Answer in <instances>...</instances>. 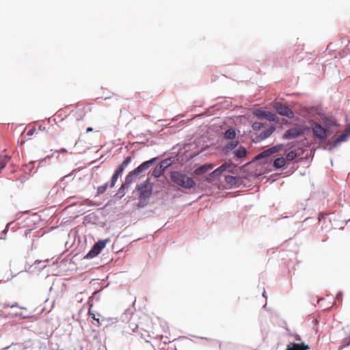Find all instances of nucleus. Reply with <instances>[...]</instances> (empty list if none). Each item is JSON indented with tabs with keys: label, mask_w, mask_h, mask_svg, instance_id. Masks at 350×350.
<instances>
[{
	"label": "nucleus",
	"mask_w": 350,
	"mask_h": 350,
	"mask_svg": "<svg viewBox=\"0 0 350 350\" xmlns=\"http://www.w3.org/2000/svg\"><path fill=\"white\" fill-rule=\"evenodd\" d=\"M170 178L174 184L186 189H190L196 185V182L192 178L177 171L170 173Z\"/></svg>",
	"instance_id": "obj_1"
},
{
	"label": "nucleus",
	"mask_w": 350,
	"mask_h": 350,
	"mask_svg": "<svg viewBox=\"0 0 350 350\" xmlns=\"http://www.w3.org/2000/svg\"><path fill=\"white\" fill-rule=\"evenodd\" d=\"M137 189L139 191V202L138 206L143 207L146 204V200L152 195V187L146 182L137 185Z\"/></svg>",
	"instance_id": "obj_2"
},
{
	"label": "nucleus",
	"mask_w": 350,
	"mask_h": 350,
	"mask_svg": "<svg viewBox=\"0 0 350 350\" xmlns=\"http://www.w3.org/2000/svg\"><path fill=\"white\" fill-rule=\"evenodd\" d=\"M170 163L169 160L165 159L161 161L152 170V175L155 178H159L161 176L165 169L170 165Z\"/></svg>",
	"instance_id": "obj_3"
},
{
	"label": "nucleus",
	"mask_w": 350,
	"mask_h": 350,
	"mask_svg": "<svg viewBox=\"0 0 350 350\" xmlns=\"http://www.w3.org/2000/svg\"><path fill=\"white\" fill-rule=\"evenodd\" d=\"M304 134V129L300 126L293 127L283 135V138L286 139H291L296 138Z\"/></svg>",
	"instance_id": "obj_4"
},
{
	"label": "nucleus",
	"mask_w": 350,
	"mask_h": 350,
	"mask_svg": "<svg viewBox=\"0 0 350 350\" xmlns=\"http://www.w3.org/2000/svg\"><path fill=\"white\" fill-rule=\"evenodd\" d=\"M275 109L277 112L282 116H286L288 118L293 117V111L286 105L282 103H278L275 105Z\"/></svg>",
	"instance_id": "obj_5"
},
{
	"label": "nucleus",
	"mask_w": 350,
	"mask_h": 350,
	"mask_svg": "<svg viewBox=\"0 0 350 350\" xmlns=\"http://www.w3.org/2000/svg\"><path fill=\"white\" fill-rule=\"evenodd\" d=\"M107 242V240L98 241L94 245L92 249L89 252V253L88 254V256L93 258L97 256L101 252V250L105 247Z\"/></svg>",
	"instance_id": "obj_6"
},
{
	"label": "nucleus",
	"mask_w": 350,
	"mask_h": 350,
	"mask_svg": "<svg viewBox=\"0 0 350 350\" xmlns=\"http://www.w3.org/2000/svg\"><path fill=\"white\" fill-rule=\"evenodd\" d=\"M314 135L320 140L325 141L327 139V130L319 124H316L312 127Z\"/></svg>",
	"instance_id": "obj_7"
},
{
	"label": "nucleus",
	"mask_w": 350,
	"mask_h": 350,
	"mask_svg": "<svg viewBox=\"0 0 350 350\" xmlns=\"http://www.w3.org/2000/svg\"><path fill=\"white\" fill-rule=\"evenodd\" d=\"M282 146H283L282 144H278L275 146H273V147L263 151L262 152L260 153L259 154H258L256 156V159H262V158L266 157L267 156H269L270 154H271L273 153L277 152L282 149Z\"/></svg>",
	"instance_id": "obj_8"
},
{
	"label": "nucleus",
	"mask_w": 350,
	"mask_h": 350,
	"mask_svg": "<svg viewBox=\"0 0 350 350\" xmlns=\"http://www.w3.org/2000/svg\"><path fill=\"white\" fill-rule=\"evenodd\" d=\"M156 160V158L152 159L150 160L146 161L144 163H142L141 165H139L137 167H136L135 170H133V174L138 176L140 173L143 172L146 170L150 167L151 165L153 164L154 161Z\"/></svg>",
	"instance_id": "obj_9"
},
{
	"label": "nucleus",
	"mask_w": 350,
	"mask_h": 350,
	"mask_svg": "<svg viewBox=\"0 0 350 350\" xmlns=\"http://www.w3.org/2000/svg\"><path fill=\"white\" fill-rule=\"evenodd\" d=\"M275 130V126H269L256 137V142H260L268 138L274 132Z\"/></svg>",
	"instance_id": "obj_10"
},
{
	"label": "nucleus",
	"mask_w": 350,
	"mask_h": 350,
	"mask_svg": "<svg viewBox=\"0 0 350 350\" xmlns=\"http://www.w3.org/2000/svg\"><path fill=\"white\" fill-rule=\"evenodd\" d=\"M214 167V164L212 163H206L204 164L199 167L196 168L194 170V174L196 175H202L204 173L211 170Z\"/></svg>",
	"instance_id": "obj_11"
},
{
	"label": "nucleus",
	"mask_w": 350,
	"mask_h": 350,
	"mask_svg": "<svg viewBox=\"0 0 350 350\" xmlns=\"http://www.w3.org/2000/svg\"><path fill=\"white\" fill-rule=\"evenodd\" d=\"M231 166L230 163H224L221 166L215 169L212 173L211 175L213 176H218L221 175L224 172H225L228 168Z\"/></svg>",
	"instance_id": "obj_12"
},
{
	"label": "nucleus",
	"mask_w": 350,
	"mask_h": 350,
	"mask_svg": "<svg viewBox=\"0 0 350 350\" xmlns=\"http://www.w3.org/2000/svg\"><path fill=\"white\" fill-rule=\"evenodd\" d=\"M308 346L304 343L297 344L293 342L287 345L286 350H308Z\"/></svg>",
	"instance_id": "obj_13"
},
{
	"label": "nucleus",
	"mask_w": 350,
	"mask_h": 350,
	"mask_svg": "<svg viewBox=\"0 0 350 350\" xmlns=\"http://www.w3.org/2000/svg\"><path fill=\"white\" fill-rule=\"evenodd\" d=\"M72 113H74V115L77 116V120H81L85 116V111L84 108L81 109L79 108V104L77 105L75 107V109L72 111Z\"/></svg>",
	"instance_id": "obj_14"
},
{
	"label": "nucleus",
	"mask_w": 350,
	"mask_h": 350,
	"mask_svg": "<svg viewBox=\"0 0 350 350\" xmlns=\"http://www.w3.org/2000/svg\"><path fill=\"white\" fill-rule=\"evenodd\" d=\"M137 176L133 174V172H130L125 178V182L123 183V187H129L133 182L135 180Z\"/></svg>",
	"instance_id": "obj_15"
},
{
	"label": "nucleus",
	"mask_w": 350,
	"mask_h": 350,
	"mask_svg": "<svg viewBox=\"0 0 350 350\" xmlns=\"http://www.w3.org/2000/svg\"><path fill=\"white\" fill-rule=\"evenodd\" d=\"M247 151L243 146H239L237 150L234 151V154L239 159L244 158L246 157Z\"/></svg>",
	"instance_id": "obj_16"
},
{
	"label": "nucleus",
	"mask_w": 350,
	"mask_h": 350,
	"mask_svg": "<svg viewBox=\"0 0 350 350\" xmlns=\"http://www.w3.org/2000/svg\"><path fill=\"white\" fill-rule=\"evenodd\" d=\"M286 164V159L284 157H279L274 160L273 167L276 169H280L285 166Z\"/></svg>",
	"instance_id": "obj_17"
},
{
	"label": "nucleus",
	"mask_w": 350,
	"mask_h": 350,
	"mask_svg": "<svg viewBox=\"0 0 350 350\" xmlns=\"http://www.w3.org/2000/svg\"><path fill=\"white\" fill-rule=\"evenodd\" d=\"M92 297H90L89 300H88V305H89V310H88V314L94 320L97 322V325L99 326L100 325V322L99 321V319L96 318V315L94 313L92 312V308L93 306V304L92 303Z\"/></svg>",
	"instance_id": "obj_18"
},
{
	"label": "nucleus",
	"mask_w": 350,
	"mask_h": 350,
	"mask_svg": "<svg viewBox=\"0 0 350 350\" xmlns=\"http://www.w3.org/2000/svg\"><path fill=\"white\" fill-rule=\"evenodd\" d=\"M238 144H239L238 141L232 140L225 145V146L224 147V150L225 152H228V151H230V150L234 149L235 147H237Z\"/></svg>",
	"instance_id": "obj_19"
},
{
	"label": "nucleus",
	"mask_w": 350,
	"mask_h": 350,
	"mask_svg": "<svg viewBox=\"0 0 350 350\" xmlns=\"http://www.w3.org/2000/svg\"><path fill=\"white\" fill-rule=\"evenodd\" d=\"M236 137L235 130L232 128L228 129L224 133V138L227 139H234Z\"/></svg>",
	"instance_id": "obj_20"
},
{
	"label": "nucleus",
	"mask_w": 350,
	"mask_h": 350,
	"mask_svg": "<svg viewBox=\"0 0 350 350\" xmlns=\"http://www.w3.org/2000/svg\"><path fill=\"white\" fill-rule=\"evenodd\" d=\"M350 135V133H348L347 130H345V132L338 136V137L336 139L335 143H340L342 142H344L346 140L347 137Z\"/></svg>",
	"instance_id": "obj_21"
},
{
	"label": "nucleus",
	"mask_w": 350,
	"mask_h": 350,
	"mask_svg": "<svg viewBox=\"0 0 350 350\" xmlns=\"http://www.w3.org/2000/svg\"><path fill=\"white\" fill-rule=\"evenodd\" d=\"M297 157V154L295 150L290 151L286 154V161L287 160V161H291L294 160Z\"/></svg>",
	"instance_id": "obj_22"
},
{
	"label": "nucleus",
	"mask_w": 350,
	"mask_h": 350,
	"mask_svg": "<svg viewBox=\"0 0 350 350\" xmlns=\"http://www.w3.org/2000/svg\"><path fill=\"white\" fill-rule=\"evenodd\" d=\"M108 187V183H105L103 185L99 186L97 188V195L99 196L100 194H103L105 192L107 188Z\"/></svg>",
	"instance_id": "obj_23"
},
{
	"label": "nucleus",
	"mask_w": 350,
	"mask_h": 350,
	"mask_svg": "<svg viewBox=\"0 0 350 350\" xmlns=\"http://www.w3.org/2000/svg\"><path fill=\"white\" fill-rule=\"evenodd\" d=\"M265 118L269 121H275L277 117L275 114L272 113L271 112L267 111Z\"/></svg>",
	"instance_id": "obj_24"
},
{
	"label": "nucleus",
	"mask_w": 350,
	"mask_h": 350,
	"mask_svg": "<svg viewBox=\"0 0 350 350\" xmlns=\"http://www.w3.org/2000/svg\"><path fill=\"white\" fill-rule=\"evenodd\" d=\"M264 127V124L259 122H256L252 124V129L254 131H259Z\"/></svg>",
	"instance_id": "obj_25"
},
{
	"label": "nucleus",
	"mask_w": 350,
	"mask_h": 350,
	"mask_svg": "<svg viewBox=\"0 0 350 350\" xmlns=\"http://www.w3.org/2000/svg\"><path fill=\"white\" fill-rule=\"evenodd\" d=\"M226 181L230 185H234L237 183V178L232 176H226Z\"/></svg>",
	"instance_id": "obj_26"
},
{
	"label": "nucleus",
	"mask_w": 350,
	"mask_h": 350,
	"mask_svg": "<svg viewBox=\"0 0 350 350\" xmlns=\"http://www.w3.org/2000/svg\"><path fill=\"white\" fill-rule=\"evenodd\" d=\"M325 125L328 127L332 126H338L336 121L334 120H332V119H326L325 120Z\"/></svg>",
	"instance_id": "obj_27"
},
{
	"label": "nucleus",
	"mask_w": 350,
	"mask_h": 350,
	"mask_svg": "<svg viewBox=\"0 0 350 350\" xmlns=\"http://www.w3.org/2000/svg\"><path fill=\"white\" fill-rule=\"evenodd\" d=\"M266 113L267 111H262V110H256L255 112H254V115L256 116H257L258 118H265V116H266Z\"/></svg>",
	"instance_id": "obj_28"
},
{
	"label": "nucleus",
	"mask_w": 350,
	"mask_h": 350,
	"mask_svg": "<svg viewBox=\"0 0 350 350\" xmlns=\"http://www.w3.org/2000/svg\"><path fill=\"white\" fill-rule=\"evenodd\" d=\"M120 176H118L116 174H113V175L111 177V183H110V187H113L118 180V178Z\"/></svg>",
	"instance_id": "obj_29"
},
{
	"label": "nucleus",
	"mask_w": 350,
	"mask_h": 350,
	"mask_svg": "<svg viewBox=\"0 0 350 350\" xmlns=\"http://www.w3.org/2000/svg\"><path fill=\"white\" fill-rule=\"evenodd\" d=\"M124 170H125V167H124L122 165H120L114 173L120 176Z\"/></svg>",
	"instance_id": "obj_30"
},
{
	"label": "nucleus",
	"mask_w": 350,
	"mask_h": 350,
	"mask_svg": "<svg viewBox=\"0 0 350 350\" xmlns=\"http://www.w3.org/2000/svg\"><path fill=\"white\" fill-rule=\"evenodd\" d=\"M131 157H127L124 161L123 162L121 163V165H122L124 167H126L128 166V165L131 163Z\"/></svg>",
	"instance_id": "obj_31"
},
{
	"label": "nucleus",
	"mask_w": 350,
	"mask_h": 350,
	"mask_svg": "<svg viewBox=\"0 0 350 350\" xmlns=\"http://www.w3.org/2000/svg\"><path fill=\"white\" fill-rule=\"evenodd\" d=\"M324 217H325V214H324V213H320L319 214V216H318V219H319V221H321V219H323L324 218Z\"/></svg>",
	"instance_id": "obj_32"
},
{
	"label": "nucleus",
	"mask_w": 350,
	"mask_h": 350,
	"mask_svg": "<svg viewBox=\"0 0 350 350\" xmlns=\"http://www.w3.org/2000/svg\"><path fill=\"white\" fill-rule=\"evenodd\" d=\"M294 337H295V339L296 340H297V341H301V336H300L299 335H298V334H295V335L294 336Z\"/></svg>",
	"instance_id": "obj_33"
},
{
	"label": "nucleus",
	"mask_w": 350,
	"mask_h": 350,
	"mask_svg": "<svg viewBox=\"0 0 350 350\" xmlns=\"http://www.w3.org/2000/svg\"><path fill=\"white\" fill-rule=\"evenodd\" d=\"M35 131V129H32L28 131L27 135H32Z\"/></svg>",
	"instance_id": "obj_34"
},
{
	"label": "nucleus",
	"mask_w": 350,
	"mask_h": 350,
	"mask_svg": "<svg viewBox=\"0 0 350 350\" xmlns=\"http://www.w3.org/2000/svg\"><path fill=\"white\" fill-rule=\"evenodd\" d=\"M58 152H61V153H66V152H67V150L66 148H62Z\"/></svg>",
	"instance_id": "obj_35"
},
{
	"label": "nucleus",
	"mask_w": 350,
	"mask_h": 350,
	"mask_svg": "<svg viewBox=\"0 0 350 350\" xmlns=\"http://www.w3.org/2000/svg\"><path fill=\"white\" fill-rule=\"evenodd\" d=\"M92 131H93L92 127H88L87 129H86V132L87 133L91 132Z\"/></svg>",
	"instance_id": "obj_36"
},
{
	"label": "nucleus",
	"mask_w": 350,
	"mask_h": 350,
	"mask_svg": "<svg viewBox=\"0 0 350 350\" xmlns=\"http://www.w3.org/2000/svg\"><path fill=\"white\" fill-rule=\"evenodd\" d=\"M346 130L348 131L349 133H350V123L349 124V125L347 126Z\"/></svg>",
	"instance_id": "obj_37"
},
{
	"label": "nucleus",
	"mask_w": 350,
	"mask_h": 350,
	"mask_svg": "<svg viewBox=\"0 0 350 350\" xmlns=\"http://www.w3.org/2000/svg\"><path fill=\"white\" fill-rule=\"evenodd\" d=\"M127 187H123V184L121 185L120 188V191L124 189L125 188H126Z\"/></svg>",
	"instance_id": "obj_38"
},
{
	"label": "nucleus",
	"mask_w": 350,
	"mask_h": 350,
	"mask_svg": "<svg viewBox=\"0 0 350 350\" xmlns=\"http://www.w3.org/2000/svg\"><path fill=\"white\" fill-rule=\"evenodd\" d=\"M14 307H18V304L15 303L14 304L11 306V308H14Z\"/></svg>",
	"instance_id": "obj_39"
},
{
	"label": "nucleus",
	"mask_w": 350,
	"mask_h": 350,
	"mask_svg": "<svg viewBox=\"0 0 350 350\" xmlns=\"http://www.w3.org/2000/svg\"><path fill=\"white\" fill-rule=\"evenodd\" d=\"M137 327V325L136 324L134 325V327L132 328L133 330H134L135 329H136Z\"/></svg>",
	"instance_id": "obj_40"
}]
</instances>
